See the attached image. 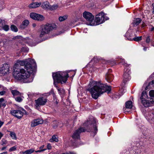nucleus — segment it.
<instances>
[{"label":"nucleus","instance_id":"obj_1","mask_svg":"<svg viewBox=\"0 0 154 154\" xmlns=\"http://www.w3.org/2000/svg\"><path fill=\"white\" fill-rule=\"evenodd\" d=\"M36 65L33 59H28L23 60H18L13 67L14 76L17 80L23 79L24 83L31 82L33 78L30 75V74L35 71Z\"/></svg>","mask_w":154,"mask_h":154},{"label":"nucleus","instance_id":"obj_2","mask_svg":"<svg viewBox=\"0 0 154 154\" xmlns=\"http://www.w3.org/2000/svg\"><path fill=\"white\" fill-rule=\"evenodd\" d=\"M88 90L90 93L92 97L96 100L104 93L109 92L111 91V87L100 82H96L93 86Z\"/></svg>","mask_w":154,"mask_h":154},{"label":"nucleus","instance_id":"obj_3","mask_svg":"<svg viewBox=\"0 0 154 154\" xmlns=\"http://www.w3.org/2000/svg\"><path fill=\"white\" fill-rule=\"evenodd\" d=\"M88 123H89L90 125H93V126L94 127V136L96 134L97 131V127L96 126V121L95 119H93L89 122L87 121L84 123V126H86V127H80L74 132L72 135V137L74 140H78L80 139V134L82 132H85V131L87 130L88 127V125H87Z\"/></svg>","mask_w":154,"mask_h":154},{"label":"nucleus","instance_id":"obj_4","mask_svg":"<svg viewBox=\"0 0 154 154\" xmlns=\"http://www.w3.org/2000/svg\"><path fill=\"white\" fill-rule=\"evenodd\" d=\"M52 77L54 86L57 87L56 82L63 84L65 83L67 78V72H58L52 73Z\"/></svg>","mask_w":154,"mask_h":154},{"label":"nucleus","instance_id":"obj_5","mask_svg":"<svg viewBox=\"0 0 154 154\" xmlns=\"http://www.w3.org/2000/svg\"><path fill=\"white\" fill-rule=\"evenodd\" d=\"M150 97H151L150 100H147L146 92L143 91L141 95L140 99L142 104L146 107H148L152 106L154 103V99L152 98L154 97V90H151L149 93Z\"/></svg>","mask_w":154,"mask_h":154},{"label":"nucleus","instance_id":"obj_6","mask_svg":"<svg viewBox=\"0 0 154 154\" xmlns=\"http://www.w3.org/2000/svg\"><path fill=\"white\" fill-rule=\"evenodd\" d=\"M57 27V25L54 23H47L45 25H43L42 26V29L40 37H42L45 34L49 33L53 30L55 29Z\"/></svg>","mask_w":154,"mask_h":154},{"label":"nucleus","instance_id":"obj_7","mask_svg":"<svg viewBox=\"0 0 154 154\" xmlns=\"http://www.w3.org/2000/svg\"><path fill=\"white\" fill-rule=\"evenodd\" d=\"M22 111L19 110H14L11 111V113L12 115L18 119H20L23 116V114L27 115L28 112L23 109H22Z\"/></svg>","mask_w":154,"mask_h":154},{"label":"nucleus","instance_id":"obj_8","mask_svg":"<svg viewBox=\"0 0 154 154\" xmlns=\"http://www.w3.org/2000/svg\"><path fill=\"white\" fill-rule=\"evenodd\" d=\"M83 16L87 21L89 22V25L93 26L94 24L93 23L94 20V16L90 12L85 11L83 14Z\"/></svg>","mask_w":154,"mask_h":154},{"label":"nucleus","instance_id":"obj_9","mask_svg":"<svg viewBox=\"0 0 154 154\" xmlns=\"http://www.w3.org/2000/svg\"><path fill=\"white\" fill-rule=\"evenodd\" d=\"M35 107L36 109H38L40 106L45 105L47 102V100L43 97H40L35 100Z\"/></svg>","mask_w":154,"mask_h":154},{"label":"nucleus","instance_id":"obj_10","mask_svg":"<svg viewBox=\"0 0 154 154\" xmlns=\"http://www.w3.org/2000/svg\"><path fill=\"white\" fill-rule=\"evenodd\" d=\"M95 21L96 23V25L100 24L105 21L103 12H101L96 15Z\"/></svg>","mask_w":154,"mask_h":154},{"label":"nucleus","instance_id":"obj_11","mask_svg":"<svg viewBox=\"0 0 154 154\" xmlns=\"http://www.w3.org/2000/svg\"><path fill=\"white\" fill-rule=\"evenodd\" d=\"M9 66L8 64H5L0 68V76H3L9 72Z\"/></svg>","mask_w":154,"mask_h":154},{"label":"nucleus","instance_id":"obj_12","mask_svg":"<svg viewBox=\"0 0 154 154\" xmlns=\"http://www.w3.org/2000/svg\"><path fill=\"white\" fill-rule=\"evenodd\" d=\"M130 67H129L127 68H125L124 70V73L123 75V80L124 81L127 82L131 79V77L130 75Z\"/></svg>","mask_w":154,"mask_h":154},{"label":"nucleus","instance_id":"obj_13","mask_svg":"<svg viewBox=\"0 0 154 154\" xmlns=\"http://www.w3.org/2000/svg\"><path fill=\"white\" fill-rule=\"evenodd\" d=\"M135 35L134 32L131 31H128L125 34L127 38L130 41H133Z\"/></svg>","mask_w":154,"mask_h":154},{"label":"nucleus","instance_id":"obj_14","mask_svg":"<svg viewBox=\"0 0 154 154\" xmlns=\"http://www.w3.org/2000/svg\"><path fill=\"white\" fill-rule=\"evenodd\" d=\"M43 123L42 120L38 119H34L32 122L31 125V127H35L39 124H41Z\"/></svg>","mask_w":154,"mask_h":154},{"label":"nucleus","instance_id":"obj_15","mask_svg":"<svg viewBox=\"0 0 154 154\" xmlns=\"http://www.w3.org/2000/svg\"><path fill=\"white\" fill-rule=\"evenodd\" d=\"M125 107L123 109V110L124 112H128L126 110V109H131L133 106L132 103L131 101H128L125 103Z\"/></svg>","mask_w":154,"mask_h":154},{"label":"nucleus","instance_id":"obj_16","mask_svg":"<svg viewBox=\"0 0 154 154\" xmlns=\"http://www.w3.org/2000/svg\"><path fill=\"white\" fill-rule=\"evenodd\" d=\"M41 5V2L32 3L29 5V7L31 8H34L39 7Z\"/></svg>","mask_w":154,"mask_h":154},{"label":"nucleus","instance_id":"obj_17","mask_svg":"<svg viewBox=\"0 0 154 154\" xmlns=\"http://www.w3.org/2000/svg\"><path fill=\"white\" fill-rule=\"evenodd\" d=\"M105 79L108 82H110L113 80V76L112 74L110 73H106L105 76Z\"/></svg>","mask_w":154,"mask_h":154},{"label":"nucleus","instance_id":"obj_18","mask_svg":"<svg viewBox=\"0 0 154 154\" xmlns=\"http://www.w3.org/2000/svg\"><path fill=\"white\" fill-rule=\"evenodd\" d=\"M11 93L13 96L14 98H15L18 96H21L22 94L20 93L19 91L16 90H12Z\"/></svg>","mask_w":154,"mask_h":154},{"label":"nucleus","instance_id":"obj_19","mask_svg":"<svg viewBox=\"0 0 154 154\" xmlns=\"http://www.w3.org/2000/svg\"><path fill=\"white\" fill-rule=\"evenodd\" d=\"M141 20L140 18H137L135 19L132 23L133 25L134 26H136L138 25L141 21Z\"/></svg>","mask_w":154,"mask_h":154},{"label":"nucleus","instance_id":"obj_20","mask_svg":"<svg viewBox=\"0 0 154 154\" xmlns=\"http://www.w3.org/2000/svg\"><path fill=\"white\" fill-rule=\"evenodd\" d=\"M50 5L48 2H44L42 5V7L44 9H49Z\"/></svg>","mask_w":154,"mask_h":154},{"label":"nucleus","instance_id":"obj_21","mask_svg":"<svg viewBox=\"0 0 154 154\" xmlns=\"http://www.w3.org/2000/svg\"><path fill=\"white\" fill-rule=\"evenodd\" d=\"M29 23V21L28 20H25L23 21L22 25L21 26V28H24L27 26Z\"/></svg>","mask_w":154,"mask_h":154},{"label":"nucleus","instance_id":"obj_22","mask_svg":"<svg viewBox=\"0 0 154 154\" xmlns=\"http://www.w3.org/2000/svg\"><path fill=\"white\" fill-rule=\"evenodd\" d=\"M23 94L21 95V96H18L14 98L15 100L17 102H20L23 100V97L22 96Z\"/></svg>","mask_w":154,"mask_h":154},{"label":"nucleus","instance_id":"obj_23","mask_svg":"<svg viewBox=\"0 0 154 154\" xmlns=\"http://www.w3.org/2000/svg\"><path fill=\"white\" fill-rule=\"evenodd\" d=\"M5 102L3 98H0V108L2 107H5L6 106Z\"/></svg>","mask_w":154,"mask_h":154},{"label":"nucleus","instance_id":"obj_24","mask_svg":"<svg viewBox=\"0 0 154 154\" xmlns=\"http://www.w3.org/2000/svg\"><path fill=\"white\" fill-rule=\"evenodd\" d=\"M120 63H122L125 67V68H127L130 67V64H128L125 62V60L123 59H121Z\"/></svg>","mask_w":154,"mask_h":154},{"label":"nucleus","instance_id":"obj_25","mask_svg":"<svg viewBox=\"0 0 154 154\" xmlns=\"http://www.w3.org/2000/svg\"><path fill=\"white\" fill-rule=\"evenodd\" d=\"M148 119L152 122H154V115L153 114H149L148 115Z\"/></svg>","mask_w":154,"mask_h":154},{"label":"nucleus","instance_id":"obj_26","mask_svg":"<svg viewBox=\"0 0 154 154\" xmlns=\"http://www.w3.org/2000/svg\"><path fill=\"white\" fill-rule=\"evenodd\" d=\"M44 19V17L42 15L38 14L36 20L41 21L43 20Z\"/></svg>","mask_w":154,"mask_h":154},{"label":"nucleus","instance_id":"obj_27","mask_svg":"<svg viewBox=\"0 0 154 154\" xmlns=\"http://www.w3.org/2000/svg\"><path fill=\"white\" fill-rule=\"evenodd\" d=\"M58 141L57 137H56L55 135H53L52 136V137L50 139V141L51 142H53L55 141L57 142Z\"/></svg>","mask_w":154,"mask_h":154},{"label":"nucleus","instance_id":"obj_28","mask_svg":"<svg viewBox=\"0 0 154 154\" xmlns=\"http://www.w3.org/2000/svg\"><path fill=\"white\" fill-rule=\"evenodd\" d=\"M37 14L34 13H32L30 14V16L31 18L36 20Z\"/></svg>","mask_w":154,"mask_h":154},{"label":"nucleus","instance_id":"obj_29","mask_svg":"<svg viewBox=\"0 0 154 154\" xmlns=\"http://www.w3.org/2000/svg\"><path fill=\"white\" fill-rule=\"evenodd\" d=\"M34 151V150L33 149H31L29 150H27L23 152L24 154H31Z\"/></svg>","mask_w":154,"mask_h":154},{"label":"nucleus","instance_id":"obj_30","mask_svg":"<svg viewBox=\"0 0 154 154\" xmlns=\"http://www.w3.org/2000/svg\"><path fill=\"white\" fill-rule=\"evenodd\" d=\"M67 18V17L66 16H60L59 17L58 19L60 22H62L65 20Z\"/></svg>","mask_w":154,"mask_h":154},{"label":"nucleus","instance_id":"obj_31","mask_svg":"<svg viewBox=\"0 0 154 154\" xmlns=\"http://www.w3.org/2000/svg\"><path fill=\"white\" fill-rule=\"evenodd\" d=\"M11 30L14 32H17L18 31V29L17 27L14 25H12L11 26Z\"/></svg>","mask_w":154,"mask_h":154},{"label":"nucleus","instance_id":"obj_32","mask_svg":"<svg viewBox=\"0 0 154 154\" xmlns=\"http://www.w3.org/2000/svg\"><path fill=\"white\" fill-rule=\"evenodd\" d=\"M142 36L136 37V35H135L134 38L133 40V41H134L136 42H138L141 40Z\"/></svg>","mask_w":154,"mask_h":154},{"label":"nucleus","instance_id":"obj_33","mask_svg":"<svg viewBox=\"0 0 154 154\" xmlns=\"http://www.w3.org/2000/svg\"><path fill=\"white\" fill-rule=\"evenodd\" d=\"M58 7V6L57 5H54L52 6L50 5L49 9L51 10H55Z\"/></svg>","mask_w":154,"mask_h":154},{"label":"nucleus","instance_id":"obj_34","mask_svg":"<svg viewBox=\"0 0 154 154\" xmlns=\"http://www.w3.org/2000/svg\"><path fill=\"white\" fill-rule=\"evenodd\" d=\"M10 136L11 137L14 139H17V137L16 136V134L13 132H11L10 134Z\"/></svg>","mask_w":154,"mask_h":154},{"label":"nucleus","instance_id":"obj_35","mask_svg":"<svg viewBox=\"0 0 154 154\" xmlns=\"http://www.w3.org/2000/svg\"><path fill=\"white\" fill-rule=\"evenodd\" d=\"M44 145H42V146H41V147H39L40 150L36 151H35V152H40L42 151H45V150H46L45 149H43V148L44 147Z\"/></svg>","mask_w":154,"mask_h":154},{"label":"nucleus","instance_id":"obj_36","mask_svg":"<svg viewBox=\"0 0 154 154\" xmlns=\"http://www.w3.org/2000/svg\"><path fill=\"white\" fill-rule=\"evenodd\" d=\"M3 29L5 31L8 30L9 29V26L7 25L4 26L3 27Z\"/></svg>","mask_w":154,"mask_h":154},{"label":"nucleus","instance_id":"obj_37","mask_svg":"<svg viewBox=\"0 0 154 154\" xmlns=\"http://www.w3.org/2000/svg\"><path fill=\"white\" fill-rule=\"evenodd\" d=\"M17 147L16 146H14L10 148L9 149V151L11 152L12 151H14L16 150Z\"/></svg>","mask_w":154,"mask_h":154},{"label":"nucleus","instance_id":"obj_38","mask_svg":"<svg viewBox=\"0 0 154 154\" xmlns=\"http://www.w3.org/2000/svg\"><path fill=\"white\" fill-rule=\"evenodd\" d=\"M27 38L28 40H29V42H27L29 44V45H30L31 46H35V44H32L31 43V42H32V40H31V39H29V38Z\"/></svg>","mask_w":154,"mask_h":154},{"label":"nucleus","instance_id":"obj_39","mask_svg":"<svg viewBox=\"0 0 154 154\" xmlns=\"http://www.w3.org/2000/svg\"><path fill=\"white\" fill-rule=\"evenodd\" d=\"M50 94H52L53 97H56L55 94L54 93L53 89H51L50 92Z\"/></svg>","mask_w":154,"mask_h":154},{"label":"nucleus","instance_id":"obj_40","mask_svg":"<svg viewBox=\"0 0 154 154\" xmlns=\"http://www.w3.org/2000/svg\"><path fill=\"white\" fill-rule=\"evenodd\" d=\"M150 39L149 36L147 37L146 40V42L147 43H149L150 42Z\"/></svg>","mask_w":154,"mask_h":154},{"label":"nucleus","instance_id":"obj_41","mask_svg":"<svg viewBox=\"0 0 154 154\" xmlns=\"http://www.w3.org/2000/svg\"><path fill=\"white\" fill-rule=\"evenodd\" d=\"M21 51L23 52L26 51H27V48L25 47H23L21 48Z\"/></svg>","mask_w":154,"mask_h":154},{"label":"nucleus","instance_id":"obj_42","mask_svg":"<svg viewBox=\"0 0 154 154\" xmlns=\"http://www.w3.org/2000/svg\"><path fill=\"white\" fill-rule=\"evenodd\" d=\"M152 86V83H151V82H150L148 84V85L146 86V89L147 90V88H150L151 87V85Z\"/></svg>","mask_w":154,"mask_h":154},{"label":"nucleus","instance_id":"obj_43","mask_svg":"<svg viewBox=\"0 0 154 154\" xmlns=\"http://www.w3.org/2000/svg\"><path fill=\"white\" fill-rule=\"evenodd\" d=\"M47 147L48 149H50L51 148V146L50 144H48L47 146Z\"/></svg>","mask_w":154,"mask_h":154},{"label":"nucleus","instance_id":"obj_44","mask_svg":"<svg viewBox=\"0 0 154 154\" xmlns=\"http://www.w3.org/2000/svg\"><path fill=\"white\" fill-rule=\"evenodd\" d=\"M6 93V91H0V94L1 95H4Z\"/></svg>","mask_w":154,"mask_h":154},{"label":"nucleus","instance_id":"obj_45","mask_svg":"<svg viewBox=\"0 0 154 154\" xmlns=\"http://www.w3.org/2000/svg\"><path fill=\"white\" fill-rule=\"evenodd\" d=\"M146 25L145 24V23H143L141 25V27L142 28H143V27H144L146 26Z\"/></svg>","mask_w":154,"mask_h":154},{"label":"nucleus","instance_id":"obj_46","mask_svg":"<svg viewBox=\"0 0 154 154\" xmlns=\"http://www.w3.org/2000/svg\"><path fill=\"white\" fill-rule=\"evenodd\" d=\"M54 124H53V128H57V123L55 125H54Z\"/></svg>","mask_w":154,"mask_h":154},{"label":"nucleus","instance_id":"obj_47","mask_svg":"<svg viewBox=\"0 0 154 154\" xmlns=\"http://www.w3.org/2000/svg\"><path fill=\"white\" fill-rule=\"evenodd\" d=\"M4 124V122L0 121V128Z\"/></svg>","mask_w":154,"mask_h":154},{"label":"nucleus","instance_id":"obj_48","mask_svg":"<svg viewBox=\"0 0 154 154\" xmlns=\"http://www.w3.org/2000/svg\"><path fill=\"white\" fill-rule=\"evenodd\" d=\"M72 73L73 74V75L72 76V77H73L75 75L76 72L75 71H73V70L72 71Z\"/></svg>","mask_w":154,"mask_h":154},{"label":"nucleus","instance_id":"obj_49","mask_svg":"<svg viewBox=\"0 0 154 154\" xmlns=\"http://www.w3.org/2000/svg\"><path fill=\"white\" fill-rule=\"evenodd\" d=\"M152 6L153 7L152 13L154 14V3L152 4Z\"/></svg>","mask_w":154,"mask_h":154},{"label":"nucleus","instance_id":"obj_50","mask_svg":"<svg viewBox=\"0 0 154 154\" xmlns=\"http://www.w3.org/2000/svg\"><path fill=\"white\" fill-rule=\"evenodd\" d=\"M112 72V70L111 69H109L108 71V72L107 73H110Z\"/></svg>","mask_w":154,"mask_h":154},{"label":"nucleus","instance_id":"obj_51","mask_svg":"<svg viewBox=\"0 0 154 154\" xmlns=\"http://www.w3.org/2000/svg\"><path fill=\"white\" fill-rule=\"evenodd\" d=\"M5 140H3V139H2V144H5Z\"/></svg>","mask_w":154,"mask_h":154},{"label":"nucleus","instance_id":"obj_52","mask_svg":"<svg viewBox=\"0 0 154 154\" xmlns=\"http://www.w3.org/2000/svg\"><path fill=\"white\" fill-rule=\"evenodd\" d=\"M3 134L1 132H0V139H1L2 137L3 136Z\"/></svg>","mask_w":154,"mask_h":154},{"label":"nucleus","instance_id":"obj_53","mask_svg":"<svg viewBox=\"0 0 154 154\" xmlns=\"http://www.w3.org/2000/svg\"><path fill=\"white\" fill-rule=\"evenodd\" d=\"M152 83V86H154V80L151 81Z\"/></svg>","mask_w":154,"mask_h":154},{"label":"nucleus","instance_id":"obj_54","mask_svg":"<svg viewBox=\"0 0 154 154\" xmlns=\"http://www.w3.org/2000/svg\"><path fill=\"white\" fill-rule=\"evenodd\" d=\"M154 30V27H152L151 29V31H152Z\"/></svg>","mask_w":154,"mask_h":154},{"label":"nucleus","instance_id":"obj_55","mask_svg":"<svg viewBox=\"0 0 154 154\" xmlns=\"http://www.w3.org/2000/svg\"><path fill=\"white\" fill-rule=\"evenodd\" d=\"M32 26L33 27H35L36 26V24H35V23H33L32 25Z\"/></svg>","mask_w":154,"mask_h":154},{"label":"nucleus","instance_id":"obj_56","mask_svg":"<svg viewBox=\"0 0 154 154\" xmlns=\"http://www.w3.org/2000/svg\"><path fill=\"white\" fill-rule=\"evenodd\" d=\"M6 148V147H3L2 148L1 150H4Z\"/></svg>","mask_w":154,"mask_h":154},{"label":"nucleus","instance_id":"obj_57","mask_svg":"<svg viewBox=\"0 0 154 154\" xmlns=\"http://www.w3.org/2000/svg\"><path fill=\"white\" fill-rule=\"evenodd\" d=\"M56 100H57L56 97H53V100L54 101H55Z\"/></svg>","mask_w":154,"mask_h":154},{"label":"nucleus","instance_id":"obj_58","mask_svg":"<svg viewBox=\"0 0 154 154\" xmlns=\"http://www.w3.org/2000/svg\"><path fill=\"white\" fill-rule=\"evenodd\" d=\"M7 152H4L3 153H1L0 154H7Z\"/></svg>","mask_w":154,"mask_h":154},{"label":"nucleus","instance_id":"obj_59","mask_svg":"<svg viewBox=\"0 0 154 154\" xmlns=\"http://www.w3.org/2000/svg\"><path fill=\"white\" fill-rule=\"evenodd\" d=\"M55 101V103L56 104H57L58 103V100H56Z\"/></svg>","mask_w":154,"mask_h":154},{"label":"nucleus","instance_id":"obj_60","mask_svg":"<svg viewBox=\"0 0 154 154\" xmlns=\"http://www.w3.org/2000/svg\"><path fill=\"white\" fill-rule=\"evenodd\" d=\"M68 154H75L73 152H69V153H68Z\"/></svg>","mask_w":154,"mask_h":154},{"label":"nucleus","instance_id":"obj_61","mask_svg":"<svg viewBox=\"0 0 154 154\" xmlns=\"http://www.w3.org/2000/svg\"><path fill=\"white\" fill-rule=\"evenodd\" d=\"M146 48H144V50L145 51H146Z\"/></svg>","mask_w":154,"mask_h":154},{"label":"nucleus","instance_id":"obj_62","mask_svg":"<svg viewBox=\"0 0 154 154\" xmlns=\"http://www.w3.org/2000/svg\"><path fill=\"white\" fill-rule=\"evenodd\" d=\"M131 99H133V97H131Z\"/></svg>","mask_w":154,"mask_h":154},{"label":"nucleus","instance_id":"obj_63","mask_svg":"<svg viewBox=\"0 0 154 154\" xmlns=\"http://www.w3.org/2000/svg\"><path fill=\"white\" fill-rule=\"evenodd\" d=\"M70 72V71H69L68 70V73H69V72Z\"/></svg>","mask_w":154,"mask_h":154},{"label":"nucleus","instance_id":"obj_64","mask_svg":"<svg viewBox=\"0 0 154 154\" xmlns=\"http://www.w3.org/2000/svg\"><path fill=\"white\" fill-rule=\"evenodd\" d=\"M58 91H60L59 89H58Z\"/></svg>","mask_w":154,"mask_h":154}]
</instances>
